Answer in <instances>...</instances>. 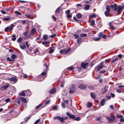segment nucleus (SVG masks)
I'll list each match as a JSON object with an SVG mask.
<instances>
[{
  "instance_id": "1",
  "label": "nucleus",
  "mask_w": 124,
  "mask_h": 124,
  "mask_svg": "<svg viewBox=\"0 0 124 124\" xmlns=\"http://www.w3.org/2000/svg\"><path fill=\"white\" fill-rule=\"evenodd\" d=\"M34 53H31V55L32 56H35L36 54H38L40 55H42L45 53V52L39 49H36L35 51H34Z\"/></svg>"
},
{
  "instance_id": "2",
  "label": "nucleus",
  "mask_w": 124,
  "mask_h": 124,
  "mask_svg": "<svg viewBox=\"0 0 124 124\" xmlns=\"http://www.w3.org/2000/svg\"><path fill=\"white\" fill-rule=\"evenodd\" d=\"M124 8L123 6H119L117 7L116 4H114V11H117L118 13H120L122 12Z\"/></svg>"
},
{
  "instance_id": "3",
  "label": "nucleus",
  "mask_w": 124,
  "mask_h": 124,
  "mask_svg": "<svg viewBox=\"0 0 124 124\" xmlns=\"http://www.w3.org/2000/svg\"><path fill=\"white\" fill-rule=\"evenodd\" d=\"M116 117L112 114H111V117H106V119L110 122H113L115 120Z\"/></svg>"
},
{
  "instance_id": "4",
  "label": "nucleus",
  "mask_w": 124,
  "mask_h": 124,
  "mask_svg": "<svg viewBox=\"0 0 124 124\" xmlns=\"http://www.w3.org/2000/svg\"><path fill=\"white\" fill-rule=\"evenodd\" d=\"M75 85H72L70 87V90L69 92L70 93H73L75 92Z\"/></svg>"
},
{
  "instance_id": "5",
  "label": "nucleus",
  "mask_w": 124,
  "mask_h": 124,
  "mask_svg": "<svg viewBox=\"0 0 124 124\" xmlns=\"http://www.w3.org/2000/svg\"><path fill=\"white\" fill-rule=\"evenodd\" d=\"M103 62H101L100 64L98 65L97 69V71H99L103 68L104 66L103 64Z\"/></svg>"
},
{
  "instance_id": "6",
  "label": "nucleus",
  "mask_w": 124,
  "mask_h": 124,
  "mask_svg": "<svg viewBox=\"0 0 124 124\" xmlns=\"http://www.w3.org/2000/svg\"><path fill=\"white\" fill-rule=\"evenodd\" d=\"M69 49H67L66 50H65L64 49H63L61 50L60 52V53L61 54H67L69 51Z\"/></svg>"
},
{
  "instance_id": "7",
  "label": "nucleus",
  "mask_w": 124,
  "mask_h": 124,
  "mask_svg": "<svg viewBox=\"0 0 124 124\" xmlns=\"http://www.w3.org/2000/svg\"><path fill=\"white\" fill-rule=\"evenodd\" d=\"M44 68H46V69L45 71V72H42L41 74L42 76H44L46 74V72L47 71L48 65H47L44 64Z\"/></svg>"
},
{
  "instance_id": "8",
  "label": "nucleus",
  "mask_w": 124,
  "mask_h": 124,
  "mask_svg": "<svg viewBox=\"0 0 124 124\" xmlns=\"http://www.w3.org/2000/svg\"><path fill=\"white\" fill-rule=\"evenodd\" d=\"M20 46L22 50H24L26 48L24 43H20Z\"/></svg>"
},
{
  "instance_id": "9",
  "label": "nucleus",
  "mask_w": 124,
  "mask_h": 124,
  "mask_svg": "<svg viewBox=\"0 0 124 124\" xmlns=\"http://www.w3.org/2000/svg\"><path fill=\"white\" fill-rule=\"evenodd\" d=\"M66 114L70 118L74 119L75 117V116L74 115L70 114L69 112H67Z\"/></svg>"
},
{
  "instance_id": "10",
  "label": "nucleus",
  "mask_w": 124,
  "mask_h": 124,
  "mask_svg": "<svg viewBox=\"0 0 124 124\" xmlns=\"http://www.w3.org/2000/svg\"><path fill=\"white\" fill-rule=\"evenodd\" d=\"M88 63H84L83 62L81 64V67L84 69H86V66L88 65Z\"/></svg>"
},
{
  "instance_id": "11",
  "label": "nucleus",
  "mask_w": 124,
  "mask_h": 124,
  "mask_svg": "<svg viewBox=\"0 0 124 124\" xmlns=\"http://www.w3.org/2000/svg\"><path fill=\"white\" fill-rule=\"evenodd\" d=\"M68 118V117L67 116H66L64 117H60L59 118V119L61 122L62 123L63 122V120L66 119H67Z\"/></svg>"
},
{
  "instance_id": "12",
  "label": "nucleus",
  "mask_w": 124,
  "mask_h": 124,
  "mask_svg": "<svg viewBox=\"0 0 124 124\" xmlns=\"http://www.w3.org/2000/svg\"><path fill=\"white\" fill-rule=\"evenodd\" d=\"M8 80L11 81L16 83L17 81V79L13 77H12L11 78L8 79Z\"/></svg>"
},
{
  "instance_id": "13",
  "label": "nucleus",
  "mask_w": 124,
  "mask_h": 124,
  "mask_svg": "<svg viewBox=\"0 0 124 124\" xmlns=\"http://www.w3.org/2000/svg\"><path fill=\"white\" fill-rule=\"evenodd\" d=\"M36 31V29L35 28L32 29L31 31V35H34Z\"/></svg>"
},
{
  "instance_id": "14",
  "label": "nucleus",
  "mask_w": 124,
  "mask_h": 124,
  "mask_svg": "<svg viewBox=\"0 0 124 124\" xmlns=\"http://www.w3.org/2000/svg\"><path fill=\"white\" fill-rule=\"evenodd\" d=\"M87 87L86 85H82L79 86V87L80 89H84L86 88Z\"/></svg>"
},
{
  "instance_id": "15",
  "label": "nucleus",
  "mask_w": 124,
  "mask_h": 124,
  "mask_svg": "<svg viewBox=\"0 0 124 124\" xmlns=\"http://www.w3.org/2000/svg\"><path fill=\"white\" fill-rule=\"evenodd\" d=\"M82 15L80 13H78L76 15V17L78 19H81L82 17Z\"/></svg>"
},
{
  "instance_id": "16",
  "label": "nucleus",
  "mask_w": 124,
  "mask_h": 124,
  "mask_svg": "<svg viewBox=\"0 0 124 124\" xmlns=\"http://www.w3.org/2000/svg\"><path fill=\"white\" fill-rule=\"evenodd\" d=\"M14 26V24H11L10 26H8V28L9 30L11 31L13 30V27Z\"/></svg>"
},
{
  "instance_id": "17",
  "label": "nucleus",
  "mask_w": 124,
  "mask_h": 124,
  "mask_svg": "<svg viewBox=\"0 0 124 124\" xmlns=\"http://www.w3.org/2000/svg\"><path fill=\"white\" fill-rule=\"evenodd\" d=\"M21 101L23 102L26 103L27 102V100L26 99L23 97H22L21 98Z\"/></svg>"
},
{
  "instance_id": "18",
  "label": "nucleus",
  "mask_w": 124,
  "mask_h": 124,
  "mask_svg": "<svg viewBox=\"0 0 124 124\" xmlns=\"http://www.w3.org/2000/svg\"><path fill=\"white\" fill-rule=\"evenodd\" d=\"M56 92L55 89V88H53L51 90L49 91V93L50 94L54 93Z\"/></svg>"
},
{
  "instance_id": "19",
  "label": "nucleus",
  "mask_w": 124,
  "mask_h": 124,
  "mask_svg": "<svg viewBox=\"0 0 124 124\" xmlns=\"http://www.w3.org/2000/svg\"><path fill=\"white\" fill-rule=\"evenodd\" d=\"M110 11H106L104 13V14L105 16H109V13Z\"/></svg>"
},
{
  "instance_id": "20",
  "label": "nucleus",
  "mask_w": 124,
  "mask_h": 124,
  "mask_svg": "<svg viewBox=\"0 0 124 124\" xmlns=\"http://www.w3.org/2000/svg\"><path fill=\"white\" fill-rule=\"evenodd\" d=\"M105 103V99H102L101 101V106H103Z\"/></svg>"
},
{
  "instance_id": "21",
  "label": "nucleus",
  "mask_w": 124,
  "mask_h": 124,
  "mask_svg": "<svg viewBox=\"0 0 124 124\" xmlns=\"http://www.w3.org/2000/svg\"><path fill=\"white\" fill-rule=\"evenodd\" d=\"M54 48L52 47L49 48V53L51 54L54 51Z\"/></svg>"
},
{
  "instance_id": "22",
  "label": "nucleus",
  "mask_w": 124,
  "mask_h": 124,
  "mask_svg": "<svg viewBox=\"0 0 124 124\" xmlns=\"http://www.w3.org/2000/svg\"><path fill=\"white\" fill-rule=\"evenodd\" d=\"M22 39L21 38L19 37L17 40V42L19 43L20 44L21 43Z\"/></svg>"
},
{
  "instance_id": "23",
  "label": "nucleus",
  "mask_w": 124,
  "mask_h": 124,
  "mask_svg": "<svg viewBox=\"0 0 124 124\" xmlns=\"http://www.w3.org/2000/svg\"><path fill=\"white\" fill-rule=\"evenodd\" d=\"M92 105V103L90 102H88L87 105V107L89 108L91 107Z\"/></svg>"
},
{
  "instance_id": "24",
  "label": "nucleus",
  "mask_w": 124,
  "mask_h": 124,
  "mask_svg": "<svg viewBox=\"0 0 124 124\" xmlns=\"http://www.w3.org/2000/svg\"><path fill=\"white\" fill-rule=\"evenodd\" d=\"M19 94L20 95H21L23 96H26V94L23 91H22L21 93H19Z\"/></svg>"
},
{
  "instance_id": "25",
  "label": "nucleus",
  "mask_w": 124,
  "mask_h": 124,
  "mask_svg": "<svg viewBox=\"0 0 124 124\" xmlns=\"http://www.w3.org/2000/svg\"><path fill=\"white\" fill-rule=\"evenodd\" d=\"M10 18L9 17H7L5 18H3V20L5 21H9L10 20Z\"/></svg>"
},
{
  "instance_id": "26",
  "label": "nucleus",
  "mask_w": 124,
  "mask_h": 124,
  "mask_svg": "<svg viewBox=\"0 0 124 124\" xmlns=\"http://www.w3.org/2000/svg\"><path fill=\"white\" fill-rule=\"evenodd\" d=\"M60 8H61L60 7H59L57 8L55 11V13L56 14H57L59 13L60 11Z\"/></svg>"
},
{
  "instance_id": "27",
  "label": "nucleus",
  "mask_w": 124,
  "mask_h": 124,
  "mask_svg": "<svg viewBox=\"0 0 124 124\" xmlns=\"http://www.w3.org/2000/svg\"><path fill=\"white\" fill-rule=\"evenodd\" d=\"M48 38V36L46 34H44L43 36V38L44 40H46Z\"/></svg>"
},
{
  "instance_id": "28",
  "label": "nucleus",
  "mask_w": 124,
  "mask_h": 124,
  "mask_svg": "<svg viewBox=\"0 0 124 124\" xmlns=\"http://www.w3.org/2000/svg\"><path fill=\"white\" fill-rule=\"evenodd\" d=\"M108 25L113 29H115L114 26L111 23H108Z\"/></svg>"
},
{
  "instance_id": "29",
  "label": "nucleus",
  "mask_w": 124,
  "mask_h": 124,
  "mask_svg": "<svg viewBox=\"0 0 124 124\" xmlns=\"http://www.w3.org/2000/svg\"><path fill=\"white\" fill-rule=\"evenodd\" d=\"M50 42L46 41H44L42 42V44L44 45L47 44H49Z\"/></svg>"
},
{
  "instance_id": "30",
  "label": "nucleus",
  "mask_w": 124,
  "mask_h": 124,
  "mask_svg": "<svg viewBox=\"0 0 124 124\" xmlns=\"http://www.w3.org/2000/svg\"><path fill=\"white\" fill-rule=\"evenodd\" d=\"M75 68V67L72 66H71L68 67V69L71 71L74 69Z\"/></svg>"
},
{
  "instance_id": "31",
  "label": "nucleus",
  "mask_w": 124,
  "mask_h": 124,
  "mask_svg": "<svg viewBox=\"0 0 124 124\" xmlns=\"http://www.w3.org/2000/svg\"><path fill=\"white\" fill-rule=\"evenodd\" d=\"M90 7V6L89 5H85V9L86 10H87L89 9Z\"/></svg>"
},
{
  "instance_id": "32",
  "label": "nucleus",
  "mask_w": 124,
  "mask_h": 124,
  "mask_svg": "<svg viewBox=\"0 0 124 124\" xmlns=\"http://www.w3.org/2000/svg\"><path fill=\"white\" fill-rule=\"evenodd\" d=\"M9 86V84H7L6 85H4L3 86V88L4 89H6L7 88H8Z\"/></svg>"
},
{
  "instance_id": "33",
  "label": "nucleus",
  "mask_w": 124,
  "mask_h": 124,
  "mask_svg": "<svg viewBox=\"0 0 124 124\" xmlns=\"http://www.w3.org/2000/svg\"><path fill=\"white\" fill-rule=\"evenodd\" d=\"M82 38H79L77 40V42L78 44H79L82 41Z\"/></svg>"
},
{
  "instance_id": "34",
  "label": "nucleus",
  "mask_w": 124,
  "mask_h": 124,
  "mask_svg": "<svg viewBox=\"0 0 124 124\" xmlns=\"http://www.w3.org/2000/svg\"><path fill=\"white\" fill-rule=\"evenodd\" d=\"M26 91L28 95H30L31 94V93L29 90H27L26 91Z\"/></svg>"
},
{
  "instance_id": "35",
  "label": "nucleus",
  "mask_w": 124,
  "mask_h": 124,
  "mask_svg": "<svg viewBox=\"0 0 124 124\" xmlns=\"http://www.w3.org/2000/svg\"><path fill=\"white\" fill-rule=\"evenodd\" d=\"M12 40L13 41H15L16 39V35H13L12 36Z\"/></svg>"
},
{
  "instance_id": "36",
  "label": "nucleus",
  "mask_w": 124,
  "mask_h": 124,
  "mask_svg": "<svg viewBox=\"0 0 124 124\" xmlns=\"http://www.w3.org/2000/svg\"><path fill=\"white\" fill-rule=\"evenodd\" d=\"M67 91L65 90H63V92L62 93V94L64 95H66L67 94Z\"/></svg>"
},
{
  "instance_id": "37",
  "label": "nucleus",
  "mask_w": 124,
  "mask_h": 124,
  "mask_svg": "<svg viewBox=\"0 0 124 124\" xmlns=\"http://www.w3.org/2000/svg\"><path fill=\"white\" fill-rule=\"evenodd\" d=\"M74 119L75 121H78L81 119V118H80V117H79L75 118Z\"/></svg>"
},
{
  "instance_id": "38",
  "label": "nucleus",
  "mask_w": 124,
  "mask_h": 124,
  "mask_svg": "<svg viewBox=\"0 0 124 124\" xmlns=\"http://www.w3.org/2000/svg\"><path fill=\"white\" fill-rule=\"evenodd\" d=\"M91 96L93 99H94L95 97V95L93 93H91Z\"/></svg>"
},
{
  "instance_id": "39",
  "label": "nucleus",
  "mask_w": 124,
  "mask_h": 124,
  "mask_svg": "<svg viewBox=\"0 0 124 124\" xmlns=\"http://www.w3.org/2000/svg\"><path fill=\"white\" fill-rule=\"evenodd\" d=\"M101 39V38H98L95 39V38H94L93 39L95 41H98L100 40Z\"/></svg>"
},
{
  "instance_id": "40",
  "label": "nucleus",
  "mask_w": 124,
  "mask_h": 124,
  "mask_svg": "<svg viewBox=\"0 0 124 124\" xmlns=\"http://www.w3.org/2000/svg\"><path fill=\"white\" fill-rule=\"evenodd\" d=\"M64 84V81L63 80L62 81L61 85V86L62 87H63Z\"/></svg>"
},
{
  "instance_id": "41",
  "label": "nucleus",
  "mask_w": 124,
  "mask_h": 124,
  "mask_svg": "<svg viewBox=\"0 0 124 124\" xmlns=\"http://www.w3.org/2000/svg\"><path fill=\"white\" fill-rule=\"evenodd\" d=\"M16 57V56L15 54H13L11 56V58L13 59H15Z\"/></svg>"
},
{
  "instance_id": "42",
  "label": "nucleus",
  "mask_w": 124,
  "mask_h": 124,
  "mask_svg": "<svg viewBox=\"0 0 124 124\" xmlns=\"http://www.w3.org/2000/svg\"><path fill=\"white\" fill-rule=\"evenodd\" d=\"M80 36L82 37H86L87 36L86 34H82L80 35Z\"/></svg>"
},
{
  "instance_id": "43",
  "label": "nucleus",
  "mask_w": 124,
  "mask_h": 124,
  "mask_svg": "<svg viewBox=\"0 0 124 124\" xmlns=\"http://www.w3.org/2000/svg\"><path fill=\"white\" fill-rule=\"evenodd\" d=\"M95 21L94 20H92L91 22V24L92 25L95 24Z\"/></svg>"
},
{
  "instance_id": "44",
  "label": "nucleus",
  "mask_w": 124,
  "mask_h": 124,
  "mask_svg": "<svg viewBox=\"0 0 124 124\" xmlns=\"http://www.w3.org/2000/svg\"><path fill=\"white\" fill-rule=\"evenodd\" d=\"M109 5L107 6L106 7V11H110V10L109 9Z\"/></svg>"
},
{
  "instance_id": "45",
  "label": "nucleus",
  "mask_w": 124,
  "mask_h": 124,
  "mask_svg": "<svg viewBox=\"0 0 124 124\" xmlns=\"http://www.w3.org/2000/svg\"><path fill=\"white\" fill-rule=\"evenodd\" d=\"M60 117V116H57L54 117L53 118L54 120L59 119Z\"/></svg>"
},
{
  "instance_id": "46",
  "label": "nucleus",
  "mask_w": 124,
  "mask_h": 124,
  "mask_svg": "<svg viewBox=\"0 0 124 124\" xmlns=\"http://www.w3.org/2000/svg\"><path fill=\"white\" fill-rule=\"evenodd\" d=\"M103 33L102 32H101L99 34V38H100L102 37L103 36Z\"/></svg>"
},
{
  "instance_id": "47",
  "label": "nucleus",
  "mask_w": 124,
  "mask_h": 124,
  "mask_svg": "<svg viewBox=\"0 0 124 124\" xmlns=\"http://www.w3.org/2000/svg\"><path fill=\"white\" fill-rule=\"evenodd\" d=\"M116 117L117 118H123V116L122 115H116Z\"/></svg>"
},
{
  "instance_id": "48",
  "label": "nucleus",
  "mask_w": 124,
  "mask_h": 124,
  "mask_svg": "<svg viewBox=\"0 0 124 124\" xmlns=\"http://www.w3.org/2000/svg\"><path fill=\"white\" fill-rule=\"evenodd\" d=\"M88 88L89 89L93 90L94 89L93 87L92 86L90 85L88 87Z\"/></svg>"
},
{
  "instance_id": "49",
  "label": "nucleus",
  "mask_w": 124,
  "mask_h": 124,
  "mask_svg": "<svg viewBox=\"0 0 124 124\" xmlns=\"http://www.w3.org/2000/svg\"><path fill=\"white\" fill-rule=\"evenodd\" d=\"M42 105V104H40L38 106H36V109H37L39 107H41Z\"/></svg>"
},
{
  "instance_id": "50",
  "label": "nucleus",
  "mask_w": 124,
  "mask_h": 124,
  "mask_svg": "<svg viewBox=\"0 0 124 124\" xmlns=\"http://www.w3.org/2000/svg\"><path fill=\"white\" fill-rule=\"evenodd\" d=\"M40 119H39L37 120L34 123L35 124H37L40 121Z\"/></svg>"
},
{
  "instance_id": "51",
  "label": "nucleus",
  "mask_w": 124,
  "mask_h": 124,
  "mask_svg": "<svg viewBox=\"0 0 124 124\" xmlns=\"http://www.w3.org/2000/svg\"><path fill=\"white\" fill-rule=\"evenodd\" d=\"M73 19L76 22H79V20L78 19H77L75 17H74L73 18Z\"/></svg>"
},
{
  "instance_id": "52",
  "label": "nucleus",
  "mask_w": 124,
  "mask_h": 124,
  "mask_svg": "<svg viewBox=\"0 0 124 124\" xmlns=\"http://www.w3.org/2000/svg\"><path fill=\"white\" fill-rule=\"evenodd\" d=\"M50 101V100H49L48 101H46L45 102V104L46 105H47L49 104Z\"/></svg>"
},
{
  "instance_id": "53",
  "label": "nucleus",
  "mask_w": 124,
  "mask_h": 124,
  "mask_svg": "<svg viewBox=\"0 0 124 124\" xmlns=\"http://www.w3.org/2000/svg\"><path fill=\"white\" fill-rule=\"evenodd\" d=\"M15 13L19 15H21V14L20 13L17 11H16L15 12Z\"/></svg>"
},
{
  "instance_id": "54",
  "label": "nucleus",
  "mask_w": 124,
  "mask_h": 124,
  "mask_svg": "<svg viewBox=\"0 0 124 124\" xmlns=\"http://www.w3.org/2000/svg\"><path fill=\"white\" fill-rule=\"evenodd\" d=\"M74 36H75V38L76 39L78 38L79 37L78 35L76 34H74Z\"/></svg>"
},
{
  "instance_id": "55",
  "label": "nucleus",
  "mask_w": 124,
  "mask_h": 124,
  "mask_svg": "<svg viewBox=\"0 0 124 124\" xmlns=\"http://www.w3.org/2000/svg\"><path fill=\"white\" fill-rule=\"evenodd\" d=\"M106 71L105 70H102L100 72V73H103L105 72Z\"/></svg>"
},
{
  "instance_id": "56",
  "label": "nucleus",
  "mask_w": 124,
  "mask_h": 124,
  "mask_svg": "<svg viewBox=\"0 0 124 124\" xmlns=\"http://www.w3.org/2000/svg\"><path fill=\"white\" fill-rule=\"evenodd\" d=\"M61 105L63 108H65V105L64 102H62L61 103Z\"/></svg>"
},
{
  "instance_id": "57",
  "label": "nucleus",
  "mask_w": 124,
  "mask_h": 124,
  "mask_svg": "<svg viewBox=\"0 0 124 124\" xmlns=\"http://www.w3.org/2000/svg\"><path fill=\"white\" fill-rule=\"evenodd\" d=\"M95 17V16L94 15H90L89 16V18H91L92 17Z\"/></svg>"
},
{
  "instance_id": "58",
  "label": "nucleus",
  "mask_w": 124,
  "mask_h": 124,
  "mask_svg": "<svg viewBox=\"0 0 124 124\" xmlns=\"http://www.w3.org/2000/svg\"><path fill=\"white\" fill-rule=\"evenodd\" d=\"M67 17L68 18H71V14H67Z\"/></svg>"
},
{
  "instance_id": "59",
  "label": "nucleus",
  "mask_w": 124,
  "mask_h": 124,
  "mask_svg": "<svg viewBox=\"0 0 124 124\" xmlns=\"http://www.w3.org/2000/svg\"><path fill=\"white\" fill-rule=\"evenodd\" d=\"M28 31L25 32L24 33V35L25 36H27L28 34Z\"/></svg>"
},
{
  "instance_id": "60",
  "label": "nucleus",
  "mask_w": 124,
  "mask_h": 124,
  "mask_svg": "<svg viewBox=\"0 0 124 124\" xmlns=\"http://www.w3.org/2000/svg\"><path fill=\"white\" fill-rule=\"evenodd\" d=\"M25 45L28 48L29 47V45L28 44V42L27 41H26Z\"/></svg>"
},
{
  "instance_id": "61",
  "label": "nucleus",
  "mask_w": 124,
  "mask_h": 124,
  "mask_svg": "<svg viewBox=\"0 0 124 124\" xmlns=\"http://www.w3.org/2000/svg\"><path fill=\"white\" fill-rule=\"evenodd\" d=\"M5 101L7 103H8L10 101V99L9 98H8L6 99Z\"/></svg>"
},
{
  "instance_id": "62",
  "label": "nucleus",
  "mask_w": 124,
  "mask_h": 124,
  "mask_svg": "<svg viewBox=\"0 0 124 124\" xmlns=\"http://www.w3.org/2000/svg\"><path fill=\"white\" fill-rule=\"evenodd\" d=\"M118 60V58H116V59H114L111 62L112 63H113L116 61L117 60Z\"/></svg>"
},
{
  "instance_id": "63",
  "label": "nucleus",
  "mask_w": 124,
  "mask_h": 124,
  "mask_svg": "<svg viewBox=\"0 0 124 124\" xmlns=\"http://www.w3.org/2000/svg\"><path fill=\"white\" fill-rule=\"evenodd\" d=\"M70 13V11L69 10H68L66 11L65 12V13L66 14H69Z\"/></svg>"
},
{
  "instance_id": "64",
  "label": "nucleus",
  "mask_w": 124,
  "mask_h": 124,
  "mask_svg": "<svg viewBox=\"0 0 124 124\" xmlns=\"http://www.w3.org/2000/svg\"><path fill=\"white\" fill-rule=\"evenodd\" d=\"M56 35V34H54L53 35L50 36L49 37L51 38H53Z\"/></svg>"
}]
</instances>
